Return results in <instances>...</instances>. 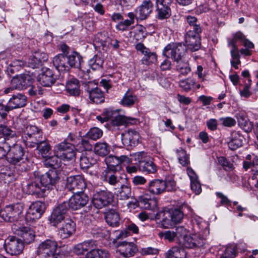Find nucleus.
Masks as SVG:
<instances>
[{"label": "nucleus", "mask_w": 258, "mask_h": 258, "mask_svg": "<svg viewBox=\"0 0 258 258\" xmlns=\"http://www.w3.org/2000/svg\"><path fill=\"white\" fill-rule=\"evenodd\" d=\"M133 156L139 163L140 171L147 174H154L157 171V167L153 162L152 159L144 152L134 153Z\"/></svg>", "instance_id": "f257e3e1"}, {"label": "nucleus", "mask_w": 258, "mask_h": 258, "mask_svg": "<svg viewBox=\"0 0 258 258\" xmlns=\"http://www.w3.org/2000/svg\"><path fill=\"white\" fill-rule=\"evenodd\" d=\"M113 194L107 190L96 191L93 196L92 203L94 206L98 209L111 205L113 201Z\"/></svg>", "instance_id": "f03ea898"}, {"label": "nucleus", "mask_w": 258, "mask_h": 258, "mask_svg": "<svg viewBox=\"0 0 258 258\" xmlns=\"http://www.w3.org/2000/svg\"><path fill=\"white\" fill-rule=\"evenodd\" d=\"M185 53V47L179 43H169L164 48L163 54L176 62L181 60Z\"/></svg>", "instance_id": "7ed1b4c3"}, {"label": "nucleus", "mask_w": 258, "mask_h": 258, "mask_svg": "<svg viewBox=\"0 0 258 258\" xmlns=\"http://www.w3.org/2000/svg\"><path fill=\"white\" fill-rule=\"evenodd\" d=\"M165 217L160 222L161 227L169 228L174 224L181 221L183 217V214L182 211L178 209H171L165 212Z\"/></svg>", "instance_id": "20e7f679"}, {"label": "nucleus", "mask_w": 258, "mask_h": 258, "mask_svg": "<svg viewBox=\"0 0 258 258\" xmlns=\"http://www.w3.org/2000/svg\"><path fill=\"white\" fill-rule=\"evenodd\" d=\"M23 209V205L20 203L8 206L0 212V215L6 221L14 222L18 219Z\"/></svg>", "instance_id": "39448f33"}, {"label": "nucleus", "mask_w": 258, "mask_h": 258, "mask_svg": "<svg viewBox=\"0 0 258 258\" xmlns=\"http://www.w3.org/2000/svg\"><path fill=\"white\" fill-rule=\"evenodd\" d=\"M54 152L56 156H59L60 160L64 161L71 160L75 157L73 146L66 141L56 145Z\"/></svg>", "instance_id": "423d86ee"}, {"label": "nucleus", "mask_w": 258, "mask_h": 258, "mask_svg": "<svg viewBox=\"0 0 258 258\" xmlns=\"http://www.w3.org/2000/svg\"><path fill=\"white\" fill-rule=\"evenodd\" d=\"M57 247L58 244L56 241L46 239L39 244L38 255L43 258H49L56 252Z\"/></svg>", "instance_id": "0eeeda50"}, {"label": "nucleus", "mask_w": 258, "mask_h": 258, "mask_svg": "<svg viewBox=\"0 0 258 258\" xmlns=\"http://www.w3.org/2000/svg\"><path fill=\"white\" fill-rule=\"evenodd\" d=\"M24 247L22 240L16 237L10 236L5 240V249L11 255L20 254L23 251Z\"/></svg>", "instance_id": "6e6552de"}, {"label": "nucleus", "mask_w": 258, "mask_h": 258, "mask_svg": "<svg viewBox=\"0 0 258 258\" xmlns=\"http://www.w3.org/2000/svg\"><path fill=\"white\" fill-rule=\"evenodd\" d=\"M7 160L11 164L16 165L23 159L25 151L21 145L16 143L12 146L9 145Z\"/></svg>", "instance_id": "1a4fd4ad"}, {"label": "nucleus", "mask_w": 258, "mask_h": 258, "mask_svg": "<svg viewBox=\"0 0 258 258\" xmlns=\"http://www.w3.org/2000/svg\"><path fill=\"white\" fill-rule=\"evenodd\" d=\"M68 211V204L63 202L58 205L52 211L49 220L52 224L56 226L65 219V216Z\"/></svg>", "instance_id": "9d476101"}, {"label": "nucleus", "mask_w": 258, "mask_h": 258, "mask_svg": "<svg viewBox=\"0 0 258 258\" xmlns=\"http://www.w3.org/2000/svg\"><path fill=\"white\" fill-rule=\"evenodd\" d=\"M45 209V204L41 202L37 201L32 203L27 212L26 219L30 221L38 219L44 212Z\"/></svg>", "instance_id": "9b49d317"}, {"label": "nucleus", "mask_w": 258, "mask_h": 258, "mask_svg": "<svg viewBox=\"0 0 258 258\" xmlns=\"http://www.w3.org/2000/svg\"><path fill=\"white\" fill-rule=\"evenodd\" d=\"M44 187L39 182V178H35L34 180L29 181L23 186V191L29 195L42 197L44 194Z\"/></svg>", "instance_id": "f8f14e48"}, {"label": "nucleus", "mask_w": 258, "mask_h": 258, "mask_svg": "<svg viewBox=\"0 0 258 258\" xmlns=\"http://www.w3.org/2000/svg\"><path fill=\"white\" fill-rule=\"evenodd\" d=\"M204 238L199 232L185 237L182 242L184 247L188 248H194L201 246L204 244Z\"/></svg>", "instance_id": "ddd939ff"}, {"label": "nucleus", "mask_w": 258, "mask_h": 258, "mask_svg": "<svg viewBox=\"0 0 258 258\" xmlns=\"http://www.w3.org/2000/svg\"><path fill=\"white\" fill-rule=\"evenodd\" d=\"M136 48L144 55L142 59V62L143 64L149 65L156 62L157 60L156 54L154 52H151L143 44L141 43H138L136 45Z\"/></svg>", "instance_id": "4468645a"}, {"label": "nucleus", "mask_w": 258, "mask_h": 258, "mask_svg": "<svg viewBox=\"0 0 258 258\" xmlns=\"http://www.w3.org/2000/svg\"><path fill=\"white\" fill-rule=\"evenodd\" d=\"M23 136L26 139H31L32 142L36 143L42 140V132L36 125H28L24 131Z\"/></svg>", "instance_id": "2eb2a0df"}, {"label": "nucleus", "mask_w": 258, "mask_h": 258, "mask_svg": "<svg viewBox=\"0 0 258 258\" xmlns=\"http://www.w3.org/2000/svg\"><path fill=\"white\" fill-rule=\"evenodd\" d=\"M139 134L135 130H130L121 134V141L124 146H135L139 143Z\"/></svg>", "instance_id": "dca6fc26"}, {"label": "nucleus", "mask_w": 258, "mask_h": 258, "mask_svg": "<svg viewBox=\"0 0 258 258\" xmlns=\"http://www.w3.org/2000/svg\"><path fill=\"white\" fill-rule=\"evenodd\" d=\"M117 250L124 257H130L135 255L138 248L133 242L123 241L118 244Z\"/></svg>", "instance_id": "f3484780"}, {"label": "nucleus", "mask_w": 258, "mask_h": 258, "mask_svg": "<svg viewBox=\"0 0 258 258\" xmlns=\"http://www.w3.org/2000/svg\"><path fill=\"white\" fill-rule=\"evenodd\" d=\"M200 33L189 30L185 36L186 44L192 51H197L200 47Z\"/></svg>", "instance_id": "a211bd4d"}, {"label": "nucleus", "mask_w": 258, "mask_h": 258, "mask_svg": "<svg viewBox=\"0 0 258 258\" xmlns=\"http://www.w3.org/2000/svg\"><path fill=\"white\" fill-rule=\"evenodd\" d=\"M32 79L29 75L22 74L14 77L11 84L15 89H23L29 86L31 84Z\"/></svg>", "instance_id": "6ab92c4d"}, {"label": "nucleus", "mask_w": 258, "mask_h": 258, "mask_svg": "<svg viewBox=\"0 0 258 258\" xmlns=\"http://www.w3.org/2000/svg\"><path fill=\"white\" fill-rule=\"evenodd\" d=\"M153 5L150 1H144L136 10V18L143 20L146 19L152 12Z\"/></svg>", "instance_id": "aec40b11"}, {"label": "nucleus", "mask_w": 258, "mask_h": 258, "mask_svg": "<svg viewBox=\"0 0 258 258\" xmlns=\"http://www.w3.org/2000/svg\"><path fill=\"white\" fill-rule=\"evenodd\" d=\"M39 182L44 187V192L49 190L52 186L55 183L57 180L56 173L54 171H50L45 174L42 175L39 178Z\"/></svg>", "instance_id": "412c9836"}, {"label": "nucleus", "mask_w": 258, "mask_h": 258, "mask_svg": "<svg viewBox=\"0 0 258 258\" xmlns=\"http://www.w3.org/2000/svg\"><path fill=\"white\" fill-rule=\"evenodd\" d=\"M165 185L164 180L154 179L148 182L147 189L150 193L155 195H158L165 191Z\"/></svg>", "instance_id": "4be33fe9"}, {"label": "nucleus", "mask_w": 258, "mask_h": 258, "mask_svg": "<svg viewBox=\"0 0 258 258\" xmlns=\"http://www.w3.org/2000/svg\"><path fill=\"white\" fill-rule=\"evenodd\" d=\"M75 223L72 220L67 219L59 229L58 234L62 239L67 238L75 232Z\"/></svg>", "instance_id": "5701e85b"}, {"label": "nucleus", "mask_w": 258, "mask_h": 258, "mask_svg": "<svg viewBox=\"0 0 258 258\" xmlns=\"http://www.w3.org/2000/svg\"><path fill=\"white\" fill-rule=\"evenodd\" d=\"M27 97L22 94L18 93L13 95L9 100L7 108L9 111L13 109L20 108L26 104Z\"/></svg>", "instance_id": "b1692460"}, {"label": "nucleus", "mask_w": 258, "mask_h": 258, "mask_svg": "<svg viewBox=\"0 0 258 258\" xmlns=\"http://www.w3.org/2000/svg\"><path fill=\"white\" fill-rule=\"evenodd\" d=\"M16 233L18 235L22 238L23 244L26 243L28 244L34 240L35 237V232L29 227H19L16 229Z\"/></svg>", "instance_id": "393cba45"}, {"label": "nucleus", "mask_w": 258, "mask_h": 258, "mask_svg": "<svg viewBox=\"0 0 258 258\" xmlns=\"http://www.w3.org/2000/svg\"><path fill=\"white\" fill-rule=\"evenodd\" d=\"M56 79L54 74L49 69H46L42 74L39 75L38 81L40 84L45 87H50L55 82Z\"/></svg>", "instance_id": "a878e982"}, {"label": "nucleus", "mask_w": 258, "mask_h": 258, "mask_svg": "<svg viewBox=\"0 0 258 258\" xmlns=\"http://www.w3.org/2000/svg\"><path fill=\"white\" fill-rule=\"evenodd\" d=\"M243 139V137L239 132H232L227 142L229 148L232 150L237 149L242 146Z\"/></svg>", "instance_id": "bb28decb"}, {"label": "nucleus", "mask_w": 258, "mask_h": 258, "mask_svg": "<svg viewBox=\"0 0 258 258\" xmlns=\"http://www.w3.org/2000/svg\"><path fill=\"white\" fill-rule=\"evenodd\" d=\"M105 219L106 223L112 227H117L119 224L120 216L117 211L114 209H110L105 213Z\"/></svg>", "instance_id": "cd10ccee"}, {"label": "nucleus", "mask_w": 258, "mask_h": 258, "mask_svg": "<svg viewBox=\"0 0 258 258\" xmlns=\"http://www.w3.org/2000/svg\"><path fill=\"white\" fill-rule=\"evenodd\" d=\"M138 101L137 96L128 89L123 96L119 103L124 107H131L134 106Z\"/></svg>", "instance_id": "c85d7f7f"}, {"label": "nucleus", "mask_w": 258, "mask_h": 258, "mask_svg": "<svg viewBox=\"0 0 258 258\" xmlns=\"http://www.w3.org/2000/svg\"><path fill=\"white\" fill-rule=\"evenodd\" d=\"M116 170H111L110 168L104 169L101 173L102 180L111 185H115L118 182L117 176L115 175Z\"/></svg>", "instance_id": "c756f323"}, {"label": "nucleus", "mask_w": 258, "mask_h": 258, "mask_svg": "<svg viewBox=\"0 0 258 258\" xmlns=\"http://www.w3.org/2000/svg\"><path fill=\"white\" fill-rule=\"evenodd\" d=\"M66 56L63 54H58L53 59V64L56 69L59 72L68 71L69 67L67 64Z\"/></svg>", "instance_id": "7c9ffc66"}, {"label": "nucleus", "mask_w": 258, "mask_h": 258, "mask_svg": "<svg viewBox=\"0 0 258 258\" xmlns=\"http://www.w3.org/2000/svg\"><path fill=\"white\" fill-rule=\"evenodd\" d=\"M83 183L84 190L82 191V208L83 207V211L85 213H87L89 212L92 209V207L90 205L87 207H85V206L88 203L91 194L90 193L89 188L88 187L86 182L84 181V180Z\"/></svg>", "instance_id": "2f4dec72"}, {"label": "nucleus", "mask_w": 258, "mask_h": 258, "mask_svg": "<svg viewBox=\"0 0 258 258\" xmlns=\"http://www.w3.org/2000/svg\"><path fill=\"white\" fill-rule=\"evenodd\" d=\"M67 187L70 190H71L74 194H75L77 191H79L81 183L80 175L70 176L67 178Z\"/></svg>", "instance_id": "473e14b6"}, {"label": "nucleus", "mask_w": 258, "mask_h": 258, "mask_svg": "<svg viewBox=\"0 0 258 258\" xmlns=\"http://www.w3.org/2000/svg\"><path fill=\"white\" fill-rule=\"evenodd\" d=\"M166 258H186V252L185 250L178 246H174L169 249L165 253Z\"/></svg>", "instance_id": "72a5a7b5"}, {"label": "nucleus", "mask_w": 258, "mask_h": 258, "mask_svg": "<svg viewBox=\"0 0 258 258\" xmlns=\"http://www.w3.org/2000/svg\"><path fill=\"white\" fill-rule=\"evenodd\" d=\"M241 75L247 79V83H245L243 89L240 91V94L241 96L248 98L250 95V88L252 84L250 75L248 70H244L242 72Z\"/></svg>", "instance_id": "f704fd0d"}, {"label": "nucleus", "mask_w": 258, "mask_h": 258, "mask_svg": "<svg viewBox=\"0 0 258 258\" xmlns=\"http://www.w3.org/2000/svg\"><path fill=\"white\" fill-rule=\"evenodd\" d=\"M67 90L70 95L79 96L80 93L79 81L76 79H72L67 84Z\"/></svg>", "instance_id": "c9c22d12"}, {"label": "nucleus", "mask_w": 258, "mask_h": 258, "mask_svg": "<svg viewBox=\"0 0 258 258\" xmlns=\"http://www.w3.org/2000/svg\"><path fill=\"white\" fill-rule=\"evenodd\" d=\"M37 145V148L38 150V154L43 158L49 157L51 155V147L50 145L41 140L39 142L36 143Z\"/></svg>", "instance_id": "e433bc0d"}, {"label": "nucleus", "mask_w": 258, "mask_h": 258, "mask_svg": "<svg viewBox=\"0 0 258 258\" xmlns=\"http://www.w3.org/2000/svg\"><path fill=\"white\" fill-rule=\"evenodd\" d=\"M94 152L100 156L104 157L110 152V147L105 142H97L94 147Z\"/></svg>", "instance_id": "4c0bfd02"}, {"label": "nucleus", "mask_w": 258, "mask_h": 258, "mask_svg": "<svg viewBox=\"0 0 258 258\" xmlns=\"http://www.w3.org/2000/svg\"><path fill=\"white\" fill-rule=\"evenodd\" d=\"M140 206L144 209L154 210L157 206V201L155 198L148 199L144 196L139 198Z\"/></svg>", "instance_id": "58836bf2"}, {"label": "nucleus", "mask_w": 258, "mask_h": 258, "mask_svg": "<svg viewBox=\"0 0 258 258\" xmlns=\"http://www.w3.org/2000/svg\"><path fill=\"white\" fill-rule=\"evenodd\" d=\"M108 251L104 249H93L86 254L85 258H108Z\"/></svg>", "instance_id": "ea45409f"}, {"label": "nucleus", "mask_w": 258, "mask_h": 258, "mask_svg": "<svg viewBox=\"0 0 258 258\" xmlns=\"http://www.w3.org/2000/svg\"><path fill=\"white\" fill-rule=\"evenodd\" d=\"M89 98L92 102L96 104L100 103L104 101V96L103 92L98 88H95L89 94Z\"/></svg>", "instance_id": "a19ab883"}, {"label": "nucleus", "mask_w": 258, "mask_h": 258, "mask_svg": "<svg viewBox=\"0 0 258 258\" xmlns=\"http://www.w3.org/2000/svg\"><path fill=\"white\" fill-rule=\"evenodd\" d=\"M80 191H77L69 200L68 208L73 210H77L81 208V194Z\"/></svg>", "instance_id": "79ce46f5"}, {"label": "nucleus", "mask_w": 258, "mask_h": 258, "mask_svg": "<svg viewBox=\"0 0 258 258\" xmlns=\"http://www.w3.org/2000/svg\"><path fill=\"white\" fill-rule=\"evenodd\" d=\"M157 9V17L159 19L163 20L168 18L171 15L169 6H164L156 4Z\"/></svg>", "instance_id": "37998d69"}, {"label": "nucleus", "mask_w": 258, "mask_h": 258, "mask_svg": "<svg viewBox=\"0 0 258 258\" xmlns=\"http://www.w3.org/2000/svg\"><path fill=\"white\" fill-rule=\"evenodd\" d=\"M105 163L107 165V168H110L111 170H117V168L120 165V161L118 157L113 155H109L105 159Z\"/></svg>", "instance_id": "c03bdc74"}, {"label": "nucleus", "mask_w": 258, "mask_h": 258, "mask_svg": "<svg viewBox=\"0 0 258 258\" xmlns=\"http://www.w3.org/2000/svg\"><path fill=\"white\" fill-rule=\"evenodd\" d=\"M176 153L178 157L179 162L182 166H185L189 163V156L184 150L179 148L176 150Z\"/></svg>", "instance_id": "a18cd8bd"}, {"label": "nucleus", "mask_w": 258, "mask_h": 258, "mask_svg": "<svg viewBox=\"0 0 258 258\" xmlns=\"http://www.w3.org/2000/svg\"><path fill=\"white\" fill-rule=\"evenodd\" d=\"M44 164L47 167H52L56 168L59 165V156L54 154V156L49 155V157L44 158Z\"/></svg>", "instance_id": "49530a36"}, {"label": "nucleus", "mask_w": 258, "mask_h": 258, "mask_svg": "<svg viewBox=\"0 0 258 258\" xmlns=\"http://www.w3.org/2000/svg\"><path fill=\"white\" fill-rule=\"evenodd\" d=\"M195 84V80L191 78H188L184 80H181L178 82V85L179 87L186 92H188L191 90Z\"/></svg>", "instance_id": "de8ad7c7"}, {"label": "nucleus", "mask_w": 258, "mask_h": 258, "mask_svg": "<svg viewBox=\"0 0 258 258\" xmlns=\"http://www.w3.org/2000/svg\"><path fill=\"white\" fill-rule=\"evenodd\" d=\"M117 196L120 200H127L132 197L131 188L127 185H122Z\"/></svg>", "instance_id": "09e8293b"}, {"label": "nucleus", "mask_w": 258, "mask_h": 258, "mask_svg": "<svg viewBox=\"0 0 258 258\" xmlns=\"http://www.w3.org/2000/svg\"><path fill=\"white\" fill-rule=\"evenodd\" d=\"M71 248L67 245H63L59 247L57 253H54L51 256L52 258H69Z\"/></svg>", "instance_id": "8fccbe9b"}, {"label": "nucleus", "mask_w": 258, "mask_h": 258, "mask_svg": "<svg viewBox=\"0 0 258 258\" xmlns=\"http://www.w3.org/2000/svg\"><path fill=\"white\" fill-rule=\"evenodd\" d=\"M102 135L103 132L98 127H93L90 129L85 136L93 140H96L100 139Z\"/></svg>", "instance_id": "3c124183"}, {"label": "nucleus", "mask_w": 258, "mask_h": 258, "mask_svg": "<svg viewBox=\"0 0 258 258\" xmlns=\"http://www.w3.org/2000/svg\"><path fill=\"white\" fill-rule=\"evenodd\" d=\"M245 36L240 32L235 33L231 39H229L228 42V45L229 46H238V42H242L245 40Z\"/></svg>", "instance_id": "603ef678"}, {"label": "nucleus", "mask_w": 258, "mask_h": 258, "mask_svg": "<svg viewBox=\"0 0 258 258\" xmlns=\"http://www.w3.org/2000/svg\"><path fill=\"white\" fill-rule=\"evenodd\" d=\"M146 37V28L142 25H138L135 27L134 38L137 41L143 40Z\"/></svg>", "instance_id": "864d4df0"}, {"label": "nucleus", "mask_w": 258, "mask_h": 258, "mask_svg": "<svg viewBox=\"0 0 258 258\" xmlns=\"http://www.w3.org/2000/svg\"><path fill=\"white\" fill-rule=\"evenodd\" d=\"M103 63V58L98 55H95L94 57L89 60V66L94 70L101 68Z\"/></svg>", "instance_id": "5fc2aeb1"}, {"label": "nucleus", "mask_w": 258, "mask_h": 258, "mask_svg": "<svg viewBox=\"0 0 258 258\" xmlns=\"http://www.w3.org/2000/svg\"><path fill=\"white\" fill-rule=\"evenodd\" d=\"M9 144L6 141L5 138L0 139V159L7 156L9 152Z\"/></svg>", "instance_id": "6e6d98bb"}, {"label": "nucleus", "mask_w": 258, "mask_h": 258, "mask_svg": "<svg viewBox=\"0 0 258 258\" xmlns=\"http://www.w3.org/2000/svg\"><path fill=\"white\" fill-rule=\"evenodd\" d=\"M177 62V70L181 74L183 75H186L190 72V68L187 62L180 60Z\"/></svg>", "instance_id": "4d7b16f0"}, {"label": "nucleus", "mask_w": 258, "mask_h": 258, "mask_svg": "<svg viewBox=\"0 0 258 258\" xmlns=\"http://www.w3.org/2000/svg\"><path fill=\"white\" fill-rule=\"evenodd\" d=\"M186 19L189 25L193 27L192 31L201 33L202 29L200 25L197 24V19L195 17L188 16L186 17Z\"/></svg>", "instance_id": "13d9d810"}, {"label": "nucleus", "mask_w": 258, "mask_h": 258, "mask_svg": "<svg viewBox=\"0 0 258 258\" xmlns=\"http://www.w3.org/2000/svg\"><path fill=\"white\" fill-rule=\"evenodd\" d=\"M236 117L238 125L241 127H245L248 123V118L244 111H240L237 114Z\"/></svg>", "instance_id": "bf43d9fd"}, {"label": "nucleus", "mask_w": 258, "mask_h": 258, "mask_svg": "<svg viewBox=\"0 0 258 258\" xmlns=\"http://www.w3.org/2000/svg\"><path fill=\"white\" fill-rule=\"evenodd\" d=\"M94 160L91 157V155H87L82 153V169L88 168L93 164Z\"/></svg>", "instance_id": "052dcab7"}, {"label": "nucleus", "mask_w": 258, "mask_h": 258, "mask_svg": "<svg viewBox=\"0 0 258 258\" xmlns=\"http://www.w3.org/2000/svg\"><path fill=\"white\" fill-rule=\"evenodd\" d=\"M14 174L11 172H3L0 174V181L6 184H9L15 180Z\"/></svg>", "instance_id": "680f3d73"}, {"label": "nucleus", "mask_w": 258, "mask_h": 258, "mask_svg": "<svg viewBox=\"0 0 258 258\" xmlns=\"http://www.w3.org/2000/svg\"><path fill=\"white\" fill-rule=\"evenodd\" d=\"M220 124L225 127H231L236 124V120L231 117H224L219 118Z\"/></svg>", "instance_id": "e2e57ef3"}, {"label": "nucleus", "mask_w": 258, "mask_h": 258, "mask_svg": "<svg viewBox=\"0 0 258 258\" xmlns=\"http://www.w3.org/2000/svg\"><path fill=\"white\" fill-rule=\"evenodd\" d=\"M86 138L87 137L85 136L83 138H82V150L83 149L84 151L85 152V154L92 155V146L89 141L86 139ZM82 153H83L82 150Z\"/></svg>", "instance_id": "0e129e2a"}, {"label": "nucleus", "mask_w": 258, "mask_h": 258, "mask_svg": "<svg viewBox=\"0 0 258 258\" xmlns=\"http://www.w3.org/2000/svg\"><path fill=\"white\" fill-rule=\"evenodd\" d=\"M0 135H3L6 138H10L16 136L15 131H12L8 126L4 125H0Z\"/></svg>", "instance_id": "69168bd1"}, {"label": "nucleus", "mask_w": 258, "mask_h": 258, "mask_svg": "<svg viewBox=\"0 0 258 258\" xmlns=\"http://www.w3.org/2000/svg\"><path fill=\"white\" fill-rule=\"evenodd\" d=\"M131 118H125L122 116H118L114 118L111 122V125L112 127H119L120 125H124L126 122L129 120Z\"/></svg>", "instance_id": "338daca9"}, {"label": "nucleus", "mask_w": 258, "mask_h": 258, "mask_svg": "<svg viewBox=\"0 0 258 258\" xmlns=\"http://www.w3.org/2000/svg\"><path fill=\"white\" fill-rule=\"evenodd\" d=\"M236 256V251L232 246L227 247L220 258H234Z\"/></svg>", "instance_id": "774afa93"}]
</instances>
